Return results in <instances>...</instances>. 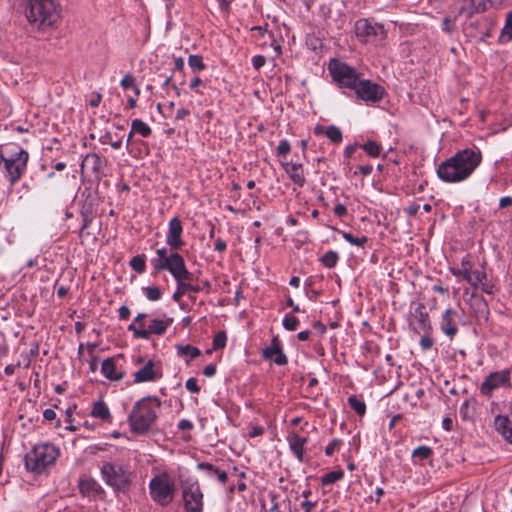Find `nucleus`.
Instances as JSON below:
<instances>
[{
	"label": "nucleus",
	"instance_id": "obj_1",
	"mask_svg": "<svg viewBox=\"0 0 512 512\" xmlns=\"http://www.w3.org/2000/svg\"><path fill=\"white\" fill-rule=\"evenodd\" d=\"M482 162V152L477 146L458 150L437 167V176L444 183H460L467 180Z\"/></svg>",
	"mask_w": 512,
	"mask_h": 512
},
{
	"label": "nucleus",
	"instance_id": "obj_2",
	"mask_svg": "<svg viewBox=\"0 0 512 512\" xmlns=\"http://www.w3.org/2000/svg\"><path fill=\"white\" fill-rule=\"evenodd\" d=\"M151 265L155 273L168 271L176 284L189 286L193 280V273L187 269L184 257L179 252L168 253L167 247L156 250Z\"/></svg>",
	"mask_w": 512,
	"mask_h": 512
},
{
	"label": "nucleus",
	"instance_id": "obj_3",
	"mask_svg": "<svg viewBox=\"0 0 512 512\" xmlns=\"http://www.w3.org/2000/svg\"><path fill=\"white\" fill-rule=\"evenodd\" d=\"M160 406L161 400L157 396H147L137 401L128 415L131 432L147 433L157 419Z\"/></svg>",
	"mask_w": 512,
	"mask_h": 512
},
{
	"label": "nucleus",
	"instance_id": "obj_4",
	"mask_svg": "<svg viewBox=\"0 0 512 512\" xmlns=\"http://www.w3.org/2000/svg\"><path fill=\"white\" fill-rule=\"evenodd\" d=\"M26 17L39 29L54 25L60 18L57 0H29Z\"/></svg>",
	"mask_w": 512,
	"mask_h": 512
},
{
	"label": "nucleus",
	"instance_id": "obj_5",
	"mask_svg": "<svg viewBox=\"0 0 512 512\" xmlns=\"http://www.w3.org/2000/svg\"><path fill=\"white\" fill-rule=\"evenodd\" d=\"M148 488L152 501L163 508L169 506L175 498L176 483L166 471L154 475L149 481Z\"/></svg>",
	"mask_w": 512,
	"mask_h": 512
},
{
	"label": "nucleus",
	"instance_id": "obj_6",
	"mask_svg": "<svg viewBox=\"0 0 512 512\" xmlns=\"http://www.w3.org/2000/svg\"><path fill=\"white\" fill-rule=\"evenodd\" d=\"M59 454V449L52 444L35 445L25 456V466L31 472L41 474L55 463Z\"/></svg>",
	"mask_w": 512,
	"mask_h": 512
},
{
	"label": "nucleus",
	"instance_id": "obj_7",
	"mask_svg": "<svg viewBox=\"0 0 512 512\" xmlns=\"http://www.w3.org/2000/svg\"><path fill=\"white\" fill-rule=\"evenodd\" d=\"M28 161L29 153L23 148H19L9 156H5L0 151V165L3 164L5 177L11 186H14L23 177L27 170Z\"/></svg>",
	"mask_w": 512,
	"mask_h": 512
},
{
	"label": "nucleus",
	"instance_id": "obj_8",
	"mask_svg": "<svg viewBox=\"0 0 512 512\" xmlns=\"http://www.w3.org/2000/svg\"><path fill=\"white\" fill-rule=\"evenodd\" d=\"M101 475L107 485L118 491H126L132 482L129 467L119 462H105Z\"/></svg>",
	"mask_w": 512,
	"mask_h": 512
},
{
	"label": "nucleus",
	"instance_id": "obj_9",
	"mask_svg": "<svg viewBox=\"0 0 512 512\" xmlns=\"http://www.w3.org/2000/svg\"><path fill=\"white\" fill-rule=\"evenodd\" d=\"M328 70L333 81L340 88L354 90L360 81L361 73L358 72L356 68L338 59L330 60Z\"/></svg>",
	"mask_w": 512,
	"mask_h": 512
},
{
	"label": "nucleus",
	"instance_id": "obj_10",
	"mask_svg": "<svg viewBox=\"0 0 512 512\" xmlns=\"http://www.w3.org/2000/svg\"><path fill=\"white\" fill-rule=\"evenodd\" d=\"M354 29L357 38L365 44L378 45L387 37V31L382 24L366 18L357 20Z\"/></svg>",
	"mask_w": 512,
	"mask_h": 512
},
{
	"label": "nucleus",
	"instance_id": "obj_11",
	"mask_svg": "<svg viewBox=\"0 0 512 512\" xmlns=\"http://www.w3.org/2000/svg\"><path fill=\"white\" fill-rule=\"evenodd\" d=\"M182 499L185 512H203L204 494L197 480L184 484Z\"/></svg>",
	"mask_w": 512,
	"mask_h": 512
},
{
	"label": "nucleus",
	"instance_id": "obj_12",
	"mask_svg": "<svg viewBox=\"0 0 512 512\" xmlns=\"http://www.w3.org/2000/svg\"><path fill=\"white\" fill-rule=\"evenodd\" d=\"M511 369H503L491 372L486 376L480 385V393L486 397H491L493 392L500 388H511Z\"/></svg>",
	"mask_w": 512,
	"mask_h": 512
},
{
	"label": "nucleus",
	"instance_id": "obj_13",
	"mask_svg": "<svg viewBox=\"0 0 512 512\" xmlns=\"http://www.w3.org/2000/svg\"><path fill=\"white\" fill-rule=\"evenodd\" d=\"M354 91L357 98L369 103H378L387 94L383 86L369 79H360Z\"/></svg>",
	"mask_w": 512,
	"mask_h": 512
},
{
	"label": "nucleus",
	"instance_id": "obj_14",
	"mask_svg": "<svg viewBox=\"0 0 512 512\" xmlns=\"http://www.w3.org/2000/svg\"><path fill=\"white\" fill-rule=\"evenodd\" d=\"M172 323L171 318L167 319H152L147 328H137L134 323H131L128 326V331L133 332V336L136 339H146L148 340L151 335H163L170 324Z\"/></svg>",
	"mask_w": 512,
	"mask_h": 512
},
{
	"label": "nucleus",
	"instance_id": "obj_15",
	"mask_svg": "<svg viewBox=\"0 0 512 512\" xmlns=\"http://www.w3.org/2000/svg\"><path fill=\"white\" fill-rule=\"evenodd\" d=\"M183 225L179 217H173L168 223V231L166 234V244L169 247L168 253L178 252L185 242L182 239Z\"/></svg>",
	"mask_w": 512,
	"mask_h": 512
},
{
	"label": "nucleus",
	"instance_id": "obj_16",
	"mask_svg": "<svg viewBox=\"0 0 512 512\" xmlns=\"http://www.w3.org/2000/svg\"><path fill=\"white\" fill-rule=\"evenodd\" d=\"M460 321L459 313L452 308H447L441 315L439 327L440 330L452 340L458 333V324Z\"/></svg>",
	"mask_w": 512,
	"mask_h": 512
},
{
	"label": "nucleus",
	"instance_id": "obj_17",
	"mask_svg": "<svg viewBox=\"0 0 512 512\" xmlns=\"http://www.w3.org/2000/svg\"><path fill=\"white\" fill-rule=\"evenodd\" d=\"M262 357L273 361L276 365L282 366L288 363L287 356L283 353L278 336H274L269 346L262 350Z\"/></svg>",
	"mask_w": 512,
	"mask_h": 512
},
{
	"label": "nucleus",
	"instance_id": "obj_18",
	"mask_svg": "<svg viewBox=\"0 0 512 512\" xmlns=\"http://www.w3.org/2000/svg\"><path fill=\"white\" fill-rule=\"evenodd\" d=\"M133 376L135 383L152 382L162 377V369L152 360H149Z\"/></svg>",
	"mask_w": 512,
	"mask_h": 512
},
{
	"label": "nucleus",
	"instance_id": "obj_19",
	"mask_svg": "<svg viewBox=\"0 0 512 512\" xmlns=\"http://www.w3.org/2000/svg\"><path fill=\"white\" fill-rule=\"evenodd\" d=\"M411 316L416 320L420 331H423L424 333H431L432 324L424 303H417L411 313Z\"/></svg>",
	"mask_w": 512,
	"mask_h": 512
},
{
	"label": "nucleus",
	"instance_id": "obj_20",
	"mask_svg": "<svg viewBox=\"0 0 512 512\" xmlns=\"http://www.w3.org/2000/svg\"><path fill=\"white\" fill-rule=\"evenodd\" d=\"M101 373L110 381H120L125 377V372L121 368L117 367L115 357L103 360Z\"/></svg>",
	"mask_w": 512,
	"mask_h": 512
},
{
	"label": "nucleus",
	"instance_id": "obj_21",
	"mask_svg": "<svg viewBox=\"0 0 512 512\" xmlns=\"http://www.w3.org/2000/svg\"><path fill=\"white\" fill-rule=\"evenodd\" d=\"M78 486L83 496L96 497L105 493L102 486L92 477H81Z\"/></svg>",
	"mask_w": 512,
	"mask_h": 512
},
{
	"label": "nucleus",
	"instance_id": "obj_22",
	"mask_svg": "<svg viewBox=\"0 0 512 512\" xmlns=\"http://www.w3.org/2000/svg\"><path fill=\"white\" fill-rule=\"evenodd\" d=\"M287 441L290 450L297 458V460L299 462H303L305 457V445L307 444L308 439L298 435L297 433H289L287 436Z\"/></svg>",
	"mask_w": 512,
	"mask_h": 512
},
{
	"label": "nucleus",
	"instance_id": "obj_23",
	"mask_svg": "<svg viewBox=\"0 0 512 512\" xmlns=\"http://www.w3.org/2000/svg\"><path fill=\"white\" fill-rule=\"evenodd\" d=\"M282 166L289 178L299 187H303L305 184V177L301 164L282 162Z\"/></svg>",
	"mask_w": 512,
	"mask_h": 512
},
{
	"label": "nucleus",
	"instance_id": "obj_24",
	"mask_svg": "<svg viewBox=\"0 0 512 512\" xmlns=\"http://www.w3.org/2000/svg\"><path fill=\"white\" fill-rule=\"evenodd\" d=\"M102 167L101 157L96 153L87 154L81 163V171L89 170L94 174L99 173Z\"/></svg>",
	"mask_w": 512,
	"mask_h": 512
},
{
	"label": "nucleus",
	"instance_id": "obj_25",
	"mask_svg": "<svg viewBox=\"0 0 512 512\" xmlns=\"http://www.w3.org/2000/svg\"><path fill=\"white\" fill-rule=\"evenodd\" d=\"M199 470L207 471L210 476H215L222 484H225L228 480V475L225 471H222L215 467L213 464L208 462H201L197 464Z\"/></svg>",
	"mask_w": 512,
	"mask_h": 512
},
{
	"label": "nucleus",
	"instance_id": "obj_26",
	"mask_svg": "<svg viewBox=\"0 0 512 512\" xmlns=\"http://www.w3.org/2000/svg\"><path fill=\"white\" fill-rule=\"evenodd\" d=\"M489 0H470V5L468 9L463 6L459 10V14L465 13L467 11L468 16H472L474 13H481L488 9Z\"/></svg>",
	"mask_w": 512,
	"mask_h": 512
},
{
	"label": "nucleus",
	"instance_id": "obj_27",
	"mask_svg": "<svg viewBox=\"0 0 512 512\" xmlns=\"http://www.w3.org/2000/svg\"><path fill=\"white\" fill-rule=\"evenodd\" d=\"M91 416L94 418L101 419L103 421H109L111 419L110 410L103 401H98L94 403L91 411Z\"/></svg>",
	"mask_w": 512,
	"mask_h": 512
},
{
	"label": "nucleus",
	"instance_id": "obj_28",
	"mask_svg": "<svg viewBox=\"0 0 512 512\" xmlns=\"http://www.w3.org/2000/svg\"><path fill=\"white\" fill-rule=\"evenodd\" d=\"M433 455V450L429 446H419L412 451V460L415 464H421Z\"/></svg>",
	"mask_w": 512,
	"mask_h": 512
},
{
	"label": "nucleus",
	"instance_id": "obj_29",
	"mask_svg": "<svg viewBox=\"0 0 512 512\" xmlns=\"http://www.w3.org/2000/svg\"><path fill=\"white\" fill-rule=\"evenodd\" d=\"M152 133L151 128L141 119H134L131 123V134H139L142 137H149Z\"/></svg>",
	"mask_w": 512,
	"mask_h": 512
},
{
	"label": "nucleus",
	"instance_id": "obj_30",
	"mask_svg": "<svg viewBox=\"0 0 512 512\" xmlns=\"http://www.w3.org/2000/svg\"><path fill=\"white\" fill-rule=\"evenodd\" d=\"M176 349L179 356H187L189 358L187 362L197 358L201 354V351L197 347L191 345H176Z\"/></svg>",
	"mask_w": 512,
	"mask_h": 512
},
{
	"label": "nucleus",
	"instance_id": "obj_31",
	"mask_svg": "<svg viewBox=\"0 0 512 512\" xmlns=\"http://www.w3.org/2000/svg\"><path fill=\"white\" fill-rule=\"evenodd\" d=\"M348 404L359 416H364L366 413V404L356 395H350L348 397Z\"/></svg>",
	"mask_w": 512,
	"mask_h": 512
},
{
	"label": "nucleus",
	"instance_id": "obj_32",
	"mask_svg": "<svg viewBox=\"0 0 512 512\" xmlns=\"http://www.w3.org/2000/svg\"><path fill=\"white\" fill-rule=\"evenodd\" d=\"M360 148H362L370 157L373 158L380 156L382 152L381 144L373 140H369L365 142L363 145H360Z\"/></svg>",
	"mask_w": 512,
	"mask_h": 512
},
{
	"label": "nucleus",
	"instance_id": "obj_33",
	"mask_svg": "<svg viewBox=\"0 0 512 512\" xmlns=\"http://www.w3.org/2000/svg\"><path fill=\"white\" fill-rule=\"evenodd\" d=\"M339 261V255L336 251L329 250L321 258V264L326 268H334Z\"/></svg>",
	"mask_w": 512,
	"mask_h": 512
},
{
	"label": "nucleus",
	"instance_id": "obj_34",
	"mask_svg": "<svg viewBox=\"0 0 512 512\" xmlns=\"http://www.w3.org/2000/svg\"><path fill=\"white\" fill-rule=\"evenodd\" d=\"M188 65L194 72H200L206 69L203 57L198 54H191L188 57Z\"/></svg>",
	"mask_w": 512,
	"mask_h": 512
},
{
	"label": "nucleus",
	"instance_id": "obj_35",
	"mask_svg": "<svg viewBox=\"0 0 512 512\" xmlns=\"http://www.w3.org/2000/svg\"><path fill=\"white\" fill-rule=\"evenodd\" d=\"M500 41L505 43L512 39V12H509L506 18V23L501 30L499 37Z\"/></svg>",
	"mask_w": 512,
	"mask_h": 512
},
{
	"label": "nucleus",
	"instance_id": "obj_36",
	"mask_svg": "<svg viewBox=\"0 0 512 512\" xmlns=\"http://www.w3.org/2000/svg\"><path fill=\"white\" fill-rule=\"evenodd\" d=\"M131 268L138 274H142L146 270V256L144 254L136 255L130 260Z\"/></svg>",
	"mask_w": 512,
	"mask_h": 512
},
{
	"label": "nucleus",
	"instance_id": "obj_37",
	"mask_svg": "<svg viewBox=\"0 0 512 512\" xmlns=\"http://www.w3.org/2000/svg\"><path fill=\"white\" fill-rule=\"evenodd\" d=\"M344 477L342 470L330 471L321 477V483L323 486L334 484Z\"/></svg>",
	"mask_w": 512,
	"mask_h": 512
},
{
	"label": "nucleus",
	"instance_id": "obj_38",
	"mask_svg": "<svg viewBox=\"0 0 512 512\" xmlns=\"http://www.w3.org/2000/svg\"><path fill=\"white\" fill-rule=\"evenodd\" d=\"M325 135L334 144H339L342 142V132L338 127L334 125H330L326 128Z\"/></svg>",
	"mask_w": 512,
	"mask_h": 512
},
{
	"label": "nucleus",
	"instance_id": "obj_39",
	"mask_svg": "<svg viewBox=\"0 0 512 512\" xmlns=\"http://www.w3.org/2000/svg\"><path fill=\"white\" fill-rule=\"evenodd\" d=\"M342 237L351 245L358 247H364V245L368 242V238L366 236L356 237L348 232H342Z\"/></svg>",
	"mask_w": 512,
	"mask_h": 512
},
{
	"label": "nucleus",
	"instance_id": "obj_40",
	"mask_svg": "<svg viewBox=\"0 0 512 512\" xmlns=\"http://www.w3.org/2000/svg\"><path fill=\"white\" fill-rule=\"evenodd\" d=\"M142 290L146 298L150 301H158L162 297V291L157 286L144 287Z\"/></svg>",
	"mask_w": 512,
	"mask_h": 512
},
{
	"label": "nucleus",
	"instance_id": "obj_41",
	"mask_svg": "<svg viewBox=\"0 0 512 512\" xmlns=\"http://www.w3.org/2000/svg\"><path fill=\"white\" fill-rule=\"evenodd\" d=\"M485 276L486 272L484 270H472L470 277H468V283L473 287H478Z\"/></svg>",
	"mask_w": 512,
	"mask_h": 512
},
{
	"label": "nucleus",
	"instance_id": "obj_42",
	"mask_svg": "<svg viewBox=\"0 0 512 512\" xmlns=\"http://www.w3.org/2000/svg\"><path fill=\"white\" fill-rule=\"evenodd\" d=\"M283 327L288 331H295L299 325V320L292 314H286L283 319Z\"/></svg>",
	"mask_w": 512,
	"mask_h": 512
},
{
	"label": "nucleus",
	"instance_id": "obj_43",
	"mask_svg": "<svg viewBox=\"0 0 512 512\" xmlns=\"http://www.w3.org/2000/svg\"><path fill=\"white\" fill-rule=\"evenodd\" d=\"M227 335L224 331L218 332L213 338V349L219 350L223 349L226 346Z\"/></svg>",
	"mask_w": 512,
	"mask_h": 512
},
{
	"label": "nucleus",
	"instance_id": "obj_44",
	"mask_svg": "<svg viewBox=\"0 0 512 512\" xmlns=\"http://www.w3.org/2000/svg\"><path fill=\"white\" fill-rule=\"evenodd\" d=\"M188 293H199L203 290H205L207 293L211 290V283L208 280L202 281L201 284H190L187 286Z\"/></svg>",
	"mask_w": 512,
	"mask_h": 512
},
{
	"label": "nucleus",
	"instance_id": "obj_45",
	"mask_svg": "<svg viewBox=\"0 0 512 512\" xmlns=\"http://www.w3.org/2000/svg\"><path fill=\"white\" fill-rule=\"evenodd\" d=\"M479 286L482 292L489 295H493L497 290L494 282L491 279H488L487 275L485 276V279L480 282Z\"/></svg>",
	"mask_w": 512,
	"mask_h": 512
},
{
	"label": "nucleus",
	"instance_id": "obj_46",
	"mask_svg": "<svg viewBox=\"0 0 512 512\" xmlns=\"http://www.w3.org/2000/svg\"><path fill=\"white\" fill-rule=\"evenodd\" d=\"M291 150V146L288 140L283 139L279 142L277 147V155L278 156H286Z\"/></svg>",
	"mask_w": 512,
	"mask_h": 512
},
{
	"label": "nucleus",
	"instance_id": "obj_47",
	"mask_svg": "<svg viewBox=\"0 0 512 512\" xmlns=\"http://www.w3.org/2000/svg\"><path fill=\"white\" fill-rule=\"evenodd\" d=\"M120 85L124 90L132 89L136 85L135 79L130 73H128L123 77V79L120 82Z\"/></svg>",
	"mask_w": 512,
	"mask_h": 512
},
{
	"label": "nucleus",
	"instance_id": "obj_48",
	"mask_svg": "<svg viewBox=\"0 0 512 512\" xmlns=\"http://www.w3.org/2000/svg\"><path fill=\"white\" fill-rule=\"evenodd\" d=\"M431 333H424V335L420 339V347L422 350H429L432 348L434 341L430 336Z\"/></svg>",
	"mask_w": 512,
	"mask_h": 512
},
{
	"label": "nucleus",
	"instance_id": "obj_49",
	"mask_svg": "<svg viewBox=\"0 0 512 512\" xmlns=\"http://www.w3.org/2000/svg\"><path fill=\"white\" fill-rule=\"evenodd\" d=\"M342 441L339 439H333L325 448L326 456H332L333 453L340 448Z\"/></svg>",
	"mask_w": 512,
	"mask_h": 512
},
{
	"label": "nucleus",
	"instance_id": "obj_50",
	"mask_svg": "<svg viewBox=\"0 0 512 512\" xmlns=\"http://www.w3.org/2000/svg\"><path fill=\"white\" fill-rule=\"evenodd\" d=\"M185 386H186V389L188 391H190L191 393H199L201 390L200 386L197 383V379L194 377L189 378L186 381Z\"/></svg>",
	"mask_w": 512,
	"mask_h": 512
},
{
	"label": "nucleus",
	"instance_id": "obj_51",
	"mask_svg": "<svg viewBox=\"0 0 512 512\" xmlns=\"http://www.w3.org/2000/svg\"><path fill=\"white\" fill-rule=\"evenodd\" d=\"M188 293L187 286L177 284L176 291L172 295V299L176 302H179L180 299Z\"/></svg>",
	"mask_w": 512,
	"mask_h": 512
},
{
	"label": "nucleus",
	"instance_id": "obj_52",
	"mask_svg": "<svg viewBox=\"0 0 512 512\" xmlns=\"http://www.w3.org/2000/svg\"><path fill=\"white\" fill-rule=\"evenodd\" d=\"M203 85V80L199 76H195L189 83V88L194 91L196 94L202 95L203 92H201L198 87Z\"/></svg>",
	"mask_w": 512,
	"mask_h": 512
},
{
	"label": "nucleus",
	"instance_id": "obj_53",
	"mask_svg": "<svg viewBox=\"0 0 512 512\" xmlns=\"http://www.w3.org/2000/svg\"><path fill=\"white\" fill-rule=\"evenodd\" d=\"M442 29H443V31L447 32L448 34L453 33L455 30V27L453 25V20L449 17H445L442 22Z\"/></svg>",
	"mask_w": 512,
	"mask_h": 512
},
{
	"label": "nucleus",
	"instance_id": "obj_54",
	"mask_svg": "<svg viewBox=\"0 0 512 512\" xmlns=\"http://www.w3.org/2000/svg\"><path fill=\"white\" fill-rule=\"evenodd\" d=\"M266 63V58L263 55H256L252 58V65L256 70L261 69Z\"/></svg>",
	"mask_w": 512,
	"mask_h": 512
},
{
	"label": "nucleus",
	"instance_id": "obj_55",
	"mask_svg": "<svg viewBox=\"0 0 512 512\" xmlns=\"http://www.w3.org/2000/svg\"><path fill=\"white\" fill-rule=\"evenodd\" d=\"M316 505L317 501L304 500L301 502V508L304 510V512H312Z\"/></svg>",
	"mask_w": 512,
	"mask_h": 512
},
{
	"label": "nucleus",
	"instance_id": "obj_56",
	"mask_svg": "<svg viewBox=\"0 0 512 512\" xmlns=\"http://www.w3.org/2000/svg\"><path fill=\"white\" fill-rule=\"evenodd\" d=\"M333 212L338 217H344L345 215H347V208L345 205L338 203L335 205Z\"/></svg>",
	"mask_w": 512,
	"mask_h": 512
},
{
	"label": "nucleus",
	"instance_id": "obj_57",
	"mask_svg": "<svg viewBox=\"0 0 512 512\" xmlns=\"http://www.w3.org/2000/svg\"><path fill=\"white\" fill-rule=\"evenodd\" d=\"M227 248V244H226V241L223 240L222 238H217L215 240V243H214V251H217V252H224Z\"/></svg>",
	"mask_w": 512,
	"mask_h": 512
},
{
	"label": "nucleus",
	"instance_id": "obj_58",
	"mask_svg": "<svg viewBox=\"0 0 512 512\" xmlns=\"http://www.w3.org/2000/svg\"><path fill=\"white\" fill-rule=\"evenodd\" d=\"M193 428H194L193 423L190 420H188V419H182L178 423V429L179 430H183V431L184 430H188V431H190Z\"/></svg>",
	"mask_w": 512,
	"mask_h": 512
},
{
	"label": "nucleus",
	"instance_id": "obj_59",
	"mask_svg": "<svg viewBox=\"0 0 512 512\" xmlns=\"http://www.w3.org/2000/svg\"><path fill=\"white\" fill-rule=\"evenodd\" d=\"M358 147H360V145H358L357 143L346 146L343 153L344 157L347 159L351 158Z\"/></svg>",
	"mask_w": 512,
	"mask_h": 512
},
{
	"label": "nucleus",
	"instance_id": "obj_60",
	"mask_svg": "<svg viewBox=\"0 0 512 512\" xmlns=\"http://www.w3.org/2000/svg\"><path fill=\"white\" fill-rule=\"evenodd\" d=\"M372 171H373V166L370 164L358 166V172L361 173L363 176L370 175L372 173ZM354 174H357V171H355Z\"/></svg>",
	"mask_w": 512,
	"mask_h": 512
},
{
	"label": "nucleus",
	"instance_id": "obj_61",
	"mask_svg": "<svg viewBox=\"0 0 512 512\" xmlns=\"http://www.w3.org/2000/svg\"><path fill=\"white\" fill-rule=\"evenodd\" d=\"M147 317V314L146 313H139L135 319L133 320L132 323L135 324V326H137V328H144V323H143V320Z\"/></svg>",
	"mask_w": 512,
	"mask_h": 512
},
{
	"label": "nucleus",
	"instance_id": "obj_62",
	"mask_svg": "<svg viewBox=\"0 0 512 512\" xmlns=\"http://www.w3.org/2000/svg\"><path fill=\"white\" fill-rule=\"evenodd\" d=\"M130 309L126 305H122L119 308V318L125 320L130 316Z\"/></svg>",
	"mask_w": 512,
	"mask_h": 512
},
{
	"label": "nucleus",
	"instance_id": "obj_63",
	"mask_svg": "<svg viewBox=\"0 0 512 512\" xmlns=\"http://www.w3.org/2000/svg\"><path fill=\"white\" fill-rule=\"evenodd\" d=\"M510 206H512V197L505 196L500 199V201H499L500 208H508Z\"/></svg>",
	"mask_w": 512,
	"mask_h": 512
},
{
	"label": "nucleus",
	"instance_id": "obj_64",
	"mask_svg": "<svg viewBox=\"0 0 512 512\" xmlns=\"http://www.w3.org/2000/svg\"><path fill=\"white\" fill-rule=\"evenodd\" d=\"M419 209H420L419 204L413 203V204L409 205L405 209V211L407 212L408 215L415 216L418 213Z\"/></svg>",
	"mask_w": 512,
	"mask_h": 512
}]
</instances>
